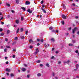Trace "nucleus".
Returning a JSON list of instances; mask_svg holds the SVG:
<instances>
[{"label": "nucleus", "instance_id": "nucleus-1", "mask_svg": "<svg viewBox=\"0 0 79 79\" xmlns=\"http://www.w3.org/2000/svg\"><path fill=\"white\" fill-rule=\"evenodd\" d=\"M77 29V28H76L75 27L72 30V32L73 34H74V32H75V31H76V30Z\"/></svg>", "mask_w": 79, "mask_h": 79}, {"label": "nucleus", "instance_id": "nucleus-2", "mask_svg": "<svg viewBox=\"0 0 79 79\" xmlns=\"http://www.w3.org/2000/svg\"><path fill=\"white\" fill-rule=\"evenodd\" d=\"M36 50V51L35 52V55H36L37 53H39V50L38 48H37Z\"/></svg>", "mask_w": 79, "mask_h": 79}, {"label": "nucleus", "instance_id": "nucleus-3", "mask_svg": "<svg viewBox=\"0 0 79 79\" xmlns=\"http://www.w3.org/2000/svg\"><path fill=\"white\" fill-rule=\"evenodd\" d=\"M27 12H29V13H32V11L30 9H28L27 10Z\"/></svg>", "mask_w": 79, "mask_h": 79}, {"label": "nucleus", "instance_id": "nucleus-4", "mask_svg": "<svg viewBox=\"0 0 79 79\" xmlns=\"http://www.w3.org/2000/svg\"><path fill=\"white\" fill-rule=\"evenodd\" d=\"M6 71H7V72H10L11 71V69L8 68H7L6 69Z\"/></svg>", "mask_w": 79, "mask_h": 79}, {"label": "nucleus", "instance_id": "nucleus-5", "mask_svg": "<svg viewBox=\"0 0 79 79\" xmlns=\"http://www.w3.org/2000/svg\"><path fill=\"white\" fill-rule=\"evenodd\" d=\"M41 10L44 13H47L46 10H45L43 8H41Z\"/></svg>", "mask_w": 79, "mask_h": 79}, {"label": "nucleus", "instance_id": "nucleus-6", "mask_svg": "<svg viewBox=\"0 0 79 79\" xmlns=\"http://www.w3.org/2000/svg\"><path fill=\"white\" fill-rule=\"evenodd\" d=\"M62 18H63L64 19H66V17L64 15H62Z\"/></svg>", "mask_w": 79, "mask_h": 79}, {"label": "nucleus", "instance_id": "nucleus-7", "mask_svg": "<svg viewBox=\"0 0 79 79\" xmlns=\"http://www.w3.org/2000/svg\"><path fill=\"white\" fill-rule=\"evenodd\" d=\"M30 3V2H29V1H27L26 2V5H29Z\"/></svg>", "mask_w": 79, "mask_h": 79}, {"label": "nucleus", "instance_id": "nucleus-8", "mask_svg": "<svg viewBox=\"0 0 79 79\" xmlns=\"http://www.w3.org/2000/svg\"><path fill=\"white\" fill-rule=\"evenodd\" d=\"M26 69L25 68H22V71H23V72H24V71H26Z\"/></svg>", "mask_w": 79, "mask_h": 79}, {"label": "nucleus", "instance_id": "nucleus-9", "mask_svg": "<svg viewBox=\"0 0 79 79\" xmlns=\"http://www.w3.org/2000/svg\"><path fill=\"white\" fill-rule=\"evenodd\" d=\"M19 20H18V19L16 20V24H18V23H19Z\"/></svg>", "mask_w": 79, "mask_h": 79}, {"label": "nucleus", "instance_id": "nucleus-10", "mask_svg": "<svg viewBox=\"0 0 79 79\" xmlns=\"http://www.w3.org/2000/svg\"><path fill=\"white\" fill-rule=\"evenodd\" d=\"M21 9L23 10V11H25L26 10V8L23 7H22L21 8Z\"/></svg>", "mask_w": 79, "mask_h": 79}, {"label": "nucleus", "instance_id": "nucleus-11", "mask_svg": "<svg viewBox=\"0 0 79 79\" xmlns=\"http://www.w3.org/2000/svg\"><path fill=\"white\" fill-rule=\"evenodd\" d=\"M16 3H19V0H16Z\"/></svg>", "mask_w": 79, "mask_h": 79}, {"label": "nucleus", "instance_id": "nucleus-12", "mask_svg": "<svg viewBox=\"0 0 79 79\" xmlns=\"http://www.w3.org/2000/svg\"><path fill=\"white\" fill-rule=\"evenodd\" d=\"M37 76L38 77H39V76H41V74L40 73H39L37 74Z\"/></svg>", "mask_w": 79, "mask_h": 79}, {"label": "nucleus", "instance_id": "nucleus-13", "mask_svg": "<svg viewBox=\"0 0 79 79\" xmlns=\"http://www.w3.org/2000/svg\"><path fill=\"white\" fill-rule=\"evenodd\" d=\"M79 67V65L78 64H77L76 65V69H78V67Z\"/></svg>", "mask_w": 79, "mask_h": 79}, {"label": "nucleus", "instance_id": "nucleus-14", "mask_svg": "<svg viewBox=\"0 0 79 79\" xmlns=\"http://www.w3.org/2000/svg\"><path fill=\"white\" fill-rule=\"evenodd\" d=\"M46 66H47V67H49V66H50V65L49 64L47 63L46 64Z\"/></svg>", "mask_w": 79, "mask_h": 79}, {"label": "nucleus", "instance_id": "nucleus-15", "mask_svg": "<svg viewBox=\"0 0 79 79\" xmlns=\"http://www.w3.org/2000/svg\"><path fill=\"white\" fill-rule=\"evenodd\" d=\"M36 62L37 63H40V60H37L36 61Z\"/></svg>", "mask_w": 79, "mask_h": 79}, {"label": "nucleus", "instance_id": "nucleus-16", "mask_svg": "<svg viewBox=\"0 0 79 79\" xmlns=\"http://www.w3.org/2000/svg\"><path fill=\"white\" fill-rule=\"evenodd\" d=\"M70 62V61L69 60H68L66 62L67 64H69V63Z\"/></svg>", "mask_w": 79, "mask_h": 79}, {"label": "nucleus", "instance_id": "nucleus-17", "mask_svg": "<svg viewBox=\"0 0 79 79\" xmlns=\"http://www.w3.org/2000/svg\"><path fill=\"white\" fill-rule=\"evenodd\" d=\"M19 28H18V29L16 31V33L17 34H18L19 32Z\"/></svg>", "mask_w": 79, "mask_h": 79}, {"label": "nucleus", "instance_id": "nucleus-18", "mask_svg": "<svg viewBox=\"0 0 79 79\" xmlns=\"http://www.w3.org/2000/svg\"><path fill=\"white\" fill-rule=\"evenodd\" d=\"M62 5H63V7L64 8L66 9V6H65V5H64V4H63Z\"/></svg>", "mask_w": 79, "mask_h": 79}, {"label": "nucleus", "instance_id": "nucleus-19", "mask_svg": "<svg viewBox=\"0 0 79 79\" xmlns=\"http://www.w3.org/2000/svg\"><path fill=\"white\" fill-rule=\"evenodd\" d=\"M21 21H23L24 20V18L23 17H21Z\"/></svg>", "mask_w": 79, "mask_h": 79}, {"label": "nucleus", "instance_id": "nucleus-20", "mask_svg": "<svg viewBox=\"0 0 79 79\" xmlns=\"http://www.w3.org/2000/svg\"><path fill=\"white\" fill-rule=\"evenodd\" d=\"M6 5L7 6H10V4L8 3H6Z\"/></svg>", "mask_w": 79, "mask_h": 79}, {"label": "nucleus", "instance_id": "nucleus-21", "mask_svg": "<svg viewBox=\"0 0 79 79\" xmlns=\"http://www.w3.org/2000/svg\"><path fill=\"white\" fill-rule=\"evenodd\" d=\"M23 28H21L20 29V31L23 32Z\"/></svg>", "mask_w": 79, "mask_h": 79}, {"label": "nucleus", "instance_id": "nucleus-22", "mask_svg": "<svg viewBox=\"0 0 79 79\" xmlns=\"http://www.w3.org/2000/svg\"><path fill=\"white\" fill-rule=\"evenodd\" d=\"M7 34H9L10 32V30H7Z\"/></svg>", "mask_w": 79, "mask_h": 79}, {"label": "nucleus", "instance_id": "nucleus-23", "mask_svg": "<svg viewBox=\"0 0 79 79\" xmlns=\"http://www.w3.org/2000/svg\"><path fill=\"white\" fill-rule=\"evenodd\" d=\"M61 23L63 25H64V21H62Z\"/></svg>", "mask_w": 79, "mask_h": 79}, {"label": "nucleus", "instance_id": "nucleus-24", "mask_svg": "<svg viewBox=\"0 0 79 79\" xmlns=\"http://www.w3.org/2000/svg\"><path fill=\"white\" fill-rule=\"evenodd\" d=\"M4 33H1L0 34V35H4Z\"/></svg>", "mask_w": 79, "mask_h": 79}, {"label": "nucleus", "instance_id": "nucleus-25", "mask_svg": "<svg viewBox=\"0 0 79 79\" xmlns=\"http://www.w3.org/2000/svg\"><path fill=\"white\" fill-rule=\"evenodd\" d=\"M51 40H52L53 41H55V40H54V38H52Z\"/></svg>", "mask_w": 79, "mask_h": 79}, {"label": "nucleus", "instance_id": "nucleus-26", "mask_svg": "<svg viewBox=\"0 0 79 79\" xmlns=\"http://www.w3.org/2000/svg\"><path fill=\"white\" fill-rule=\"evenodd\" d=\"M53 29V27H49V29L50 30H52Z\"/></svg>", "mask_w": 79, "mask_h": 79}, {"label": "nucleus", "instance_id": "nucleus-27", "mask_svg": "<svg viewBox=\"0 0 79 79\" xmlns=\"http://www.w3.org/2000/svg\"><path fill=\"white\" fill-rule=\"evenodd\" d=\"M6 48H10V46H6Z\"/></svg>", "mask_w": 79, "mask_h": 79}, {"label": "nucleus", "instance_id": "nucleus-28", "mask_svg": "<svg viewBox=\"0 0 79 79\" xmlns=\"http://www.w3.org/2000/svg\"><path fill=\"white\" fill-rule=\"evenodd\" d=\"M29 42H32L33 41H32V40H29Z\"/></svg>", "mask_w": 79, "mask_h": 79}, {"label": "nucleus", "instance_id": "nucleus-29", "mask_svg": "<svg viewBox=\"0 0 79 79\" xmlns=\"http://www.w3.org/2000/svg\"><path fill=\"white\" fill-rule=\"evenodd\" d=\"M27 33H28V31H26L25 33L26 34H27Z\"/></svg>", "mask_w": 79, "mask_h": 79}, {"label": "nucleus", "instance_id": "nucleus-30", "mask_svg": "<svg viewBox=\"0 0 79 79\" xmlns=\"http://www.w3.org/2000/svg\"><path fill=\"white\" fill-rule=\"evenodd\" d=\"M4 52H7V49L6 48L4 49Z\"/></svg>", "mask_w": 79, "mask_h": 79}, {"label": "nucleus", "instance_id": "nucleus-31", "mask_svg": "<svg viewBox=\"0 0 79 79\" xmlns=\"http://www.w3.org/2000/svg\"><path fill=\"white\" fill-rule=\"evenodd\" d=\"M11 12L12 13H15V11L13 10H11Z\"/></svg>", "mask_w": 79, "mask_h": 79}, {"label": "nucleus", "instance_id": "nucleus-32", "mask_svg": "<svg viewBox=\"0 0 79 79\" xmlns=\"http://www.w3.org/2000/svg\"><path fill=\"white\" fill-rule=\"evenodd\" d=\"M44 3V1L42 0L41 2V4H43Z\"/></svg>", "mask_w": 79, "mask_h": 79}, {"label": "nucleus", "instance_id": "nucleus-33", "mask_svg": "<svg viewBox=\"0 0 79 79\" xmlns=\"http://www.w3.org/2000/svg\"><path fill=\"white\" fill-rule=\"evenodd\" d=\"M76 41L75 40H73V43H75Z\"/></svg>", "mask_w": 79, "mask_h": 79}, {"label": "nucleus", "instance_id": "nucleus-34", "mask_svg": "<svg viewBox=\"0 0 79 79\" xmlns=\"http://www.w3.org/2000/svg\"><path fill=\"white\" fill-rule=\"evenodd\" d=\"M3 19V17H2L0 19V21L2 20Z\"/></svg>", "mask_w": 79, "mask_h": 79}, {"label": "nucleus", "instance_id": "nucleus-35", "mask_svg": "<svg viewBox=\"0 0 79 79\" xmlns=\"http://www.w3.org/2000/svg\"><path fill=\"white\" fill-rule=\"evenodd\" d=\"M17 39H18V37H15V40H17Z\"/></svg>", "mask_w": 79, "mask_h": 79}, {"label": "nucleus", "instance_id": "nucleus-36", "mask_svg": "<svg viewBox=\"0 0 79 79\" xmlns=\"http://www.w3.org/2000/svg\"><path fill=\"white\" fill-rule=\"evenodd\" d=\"M21 39H24V36H22L21 37Z\"/></svg>", "mask_w": 79, "mask_h": 79}, {"label": "nucleus", "instance_id": "nucleus-37", "mask_svg": "<svg viewBox=\"0 0 79 79\" xmlns=\"http://www.w3.org/2000/svg\"><path fill=\"white\" fill-rule=\"evenodd\" d=\"M30 76V75H27V78H29Z\"/></svg>", "mask_w": 79, "mask_h": 79}, {"label": "nucleus", "instance_id": "nucleus-38", "mask_svg": "<svg viewBox=\"0 0 79 79\" xmlns=\"http://www.w3.org/2000/svg\"><path fill=\"white\" fill-rule=\"evenodd\" d=\"M69 46H73V44H69Z\"/></svg>", "mask_w": 79, "mask_h": 79}, {"label": "nucleus", "instance_id": "nucleus-39", "mask_svg": "<svg viewBox=\"0 0 79 79\" xmlns=\"http://www.w3.org/2000/svg\"><path fill=\"white\" fill-rule=\"evenodd\" d=\"M40 41L41 42H44V40H43V39H42Z\"/></svg>", "mask_w": 79, "mask_h": 79}, {"label": "nucleus", "instance_id": "nucleus-40", "mask_svg": "<svg viewBox=\"0 0 79 79\" xmlns=\"http://www.w3.org/2000/svg\"><path fill=\"white\" fill-rule=\"evenodd\" d=\"M3 31V30L1 28L0 29V32H2Z\"/></svg>", "mask_w": 79, "mask_h": 79}, {"label": "nucleus", "instance_id": "nucleus-41", "mask_svg": "<svg viewBox=\"0 0 79 79\" xmlns=\"http://www.w3.org/2000/svg\"><path fill=\"white\" fill-rule=\"evenodd\" d=\"M54 58V56H52L51 57V59H53Z\"/></svg>", "mask_w": 79, "mask_h": 79}, {"label": "nucleus", "instance_id": "nucleus-42", "mask_svg": "<svg viewBox=\"0 0 79 79\" xmlns=\"http://www.w3.org/2000/svg\"><path fill=\"white\" fill-rule=\"evenodd\" d=\"M5 40L6 41H8V39H7L6 38L5 39Z\"/></svg>", "mask_w": 79, "mask_h": 79}, {"label": "nucleus", "instance_id": "nucleus-43", "mask_svg": "<svg viewBox=\"0 0 79 79\" xmlns=\"http://www.w3.org/2000/svg\"><path fill=\"white\" fill-rule=\"evenodd\" d=\"M52 74L53 76H55V73H53Z\"/></svg>", "mask_w": 79, "mask_h": 79}, {"label": "nucleus", "instance_id": "nucleus-44", "mask_svg": "<svg viewBox=\"0 0 79 79\" xmlns=\"http://www.w3.org/2000/svg\"><path fill=\"white\" fill-rule=\"evenodd\" d=\"M24 65L25 66V67H27V65L26 64H24Z\"/></svg>", "mask_w": 79, "mask_h": 79}, {"label": "nucleus", "instance_id": "nucleus-45", "mask_svg": "<svg viewBox=\"0 0 79 79\" xmlns=\"http://www.w3.org/2000/svg\"><path fill=\"white\" fill-rule=\"evenodd\" d=\"M14 76V75H13V74H11L10 75V76H11V77H13V76Z\"/></svg>", "mask_w": 79, "mask_h": 79}, {"label": "nucleus", "instance_id": "nucleus-46", "mask_svg": "<svg viewBox=\"0 0 79 79\" xmlns=\"http://www.w3.org/2000/svg\"><path fill=\"white\" fill-rule=\"evenodd\" d=\"M61 62H60V61H59L58 62V63L59 64H61Z\"/></svg>", "mask_w": 79, "mask_h": 79}, {"label": "nucleus", "instance_id": "nucleus-47", "mask_svg": "<svg viewBox=\"0 0 79 79\" xmlns=\"http://www.w3.org/2000/svg\"><path fill=\"white\" fill-rule=\"evenodd\" d=\"M40 66H41V67H42V66H43V65L42 64H40Z\"/></svg>", "mask_w": 79, "mask_h": 79}, {"label": "nucleus", "instance_id": "nucleus-48", "mask_svg": "<svg viewBox=\"0 0 79 79\" xmlns=\"http://www.w3.org/2000/svg\"><path fill=\"white\" fill-rule=\"evenodd\" d=\"M32 47H33L32 46H31L30 47V48H32Z\"/></svg>", "mask_w": 79, "mask_h": 79}, {"label": "nucleus", "instance_id": "nucleus-49", "mask_svg": "<svg viewBox=\"0 0 79 79\" xmlns=\"http://www.w3.org/2000/svg\"><path fill=\"white\" fill-rule=\"evenodd\" d=\"M76 78H79V76H76Z\"/></svg>", "mask_w": 79, "mask_h": 79}, {"label": "nucleus", "instance_id": "nucleus-50", "mask_svg": "<svg viewBox=\"0 0 79 79\" xmlns=\"http://www.w3.org/2000/svg\"><path fill=\"white\" fill-rule=\"evenodd\" d=\"M13 51L14 52H15L16 51V49H13Z\"/></svg>", "mask_w": 79, "mask_h": 79}, {"label": "nucleus", "instance_id": "nucleus-51", "mask_svg": "<svg viewBox=\"0 0 79 79\" xmlns=\"http://www.w3.org/2000/svg\"><path fill=\"white\" fill-rule=\"evenodd\" d=\"M42 7H43V8H44V7H45V5H42Z\"/></svg>", "mask_w": 79, "mask_h": 79}, {"label": "nucleus", "instance_id": "nucleus-52", "mask_svg": "<svg viewBox=\"0 0 79 79\" xmlns=\"http://www.w3.org/2000/svg\"><path fill=\"white\" fill-rule=\"evenodd\" d=\"M76 53H78V51L77 50L75 51Z\"/></svg>", "mask_w": 79, "mask_h": 79}, {"label": "nucleus", "instance_id": "nucleus-53", "mask_svg": "<svg viewBox=\"0 0 79 79\" xmlns=\"http://www.w3.org/2000/svg\"><path fill=\"white\" fill-rule=\"evenodd\" d=\"M71 27H70L69 28V31H70L71 30Z\"/></svg>", "mask_w": 79, "mask_h": 79}, {"label": "nucleus", "instance_id": "nucleus-54", "mask_svg": "<svg viewBox=\"0 0 79 79\" xmlns=\"http://www.w3.org/2000/svg\"><path fill=\"white\" fill-rule=\"evenodd\" d=\"M37 45L38 46H39V45H40V44H39V43H38V44H37Z\"/></svg>", "mask_w": 79, "mask_h": 79}, {"label": "nucleus", "instance_id": "nucleus-55", "mask_svg": "<svg viewBox=\"0 0 79 79\" xmlns=\"http://www.w3.org/2000/svg\"><path fill=\"white\" fill-rule=\"evenodd\" d=\"M2 23V24L3 25V24H4V22H1Z\"/></svg>", "mask_w": 79, "mask_h": 79}, {"label": "nucleus", "instance_id": "nucleus-56", "mask_svg": "<svg viewBox=\"0 0 79 79\" xmlns=\"http://www.w3.org/2000/svg\"><path fill=\"white\" fill-rule=\"evenodd\" d=\"M44 46H45L46 47H47V46L46 45V44H44Z\"/></svg>", "mask_w": 79, "mask_h": 79}, {"label": "nucleus", "instance_id": "nucleus-57", "mask_svg": "<svg viewBox=\"0 0 79 79\" xmlns=\"http://www.w3.org/2000/svg\"><path fill=\"white\" fill-rule=\"evenodd\" d=\"M6 64H8V61L6 62Z\"/></svg>", "mask_w": 79, "mask_h": 79}, {"label": "nucleus", "instance_id": "nucleus-58", "mask_svg": "<svg viewBox=\"0 0 79 79\" xmlns=\"http://www.w3.org/2000/svg\"><path fill=\"white\" fill-rule=\"evenodd\" d=\"M13 58H15V55H13Z\"/></svg>", "mask_w": 79, "mask_h": 79}, {"label": "nucleus", "instance_id": "nucleus-59", "mask_svg": "<svg viewBox=\"0 0 79 79\" xmlns=\"http://www.w3.org/2000/svg\"><path fill=\"white\" fill-rule=\"evenodd\" d=\"M75 18L76 19H77V18H78V16H76Z\"/></svg>", "mask_w": 79, "mask_h": 79}, {"label": "nucleus", "instance_id": "nucleus-60", "mask_svg": "<svg viewBox=\"0 0 79 79\" xmlns=\"http://www.w3.org/2000/svg\"><path fill=\"white\" fill-rule=\"evenodd\" d=\"M6 74L7 76H9V73H7Z\"/></svg>", "mask_w": 79, "mask_h": 79}, {"label": "nucleus", "instance_id": "nucleus-61", "mask_svg": "<svg viewBox=\"0 0 79 79\" xmlns=\"http://www.w3.org/2000/svg\"><path fill=\"white\" fill-rule=\"evenodd\" d=\"M58 53V51H56V54Z\"/></svg>", "mask_w": 79, "mask_h": 79}, {"label": "nucleus", "instance_id": "nucleus-62", "mask_svg": "<svg viewBox=\"0 0 79 79\" xmlns=\"http://www.w3.org/2000/svg\"><path fill=\"white\" fill-rule=\"evenodd\" d=\"M73 6H75V4L74 3L73 4Z\"/></svg>", "mask_w": 79, "mask_h": 79}, {"label": "nucleus", "instance_id": "nucleus-63", "mask_svg": "<svg viewBox=\"0 0 79 79\" xmlns=\"http://www.w3.org/2000/svg\"><path fill=\"white\" fill-rule=\"evenodd\" d=\"M58 77H55L56 79H58Z\"/></svg>", "mask_w": 79, "mask_h": 79}, {"label": "nucleus", "instance_id": "nucleus-64", "mask_svg": "<svg viewBox=\"0 0 79 79\" xmlns=\"http://www.w3.org/2000/svg\"><path fill=\"white\" fill-rule=\"evenodd\" d=\"M77 34H78V35H79V31L77 32Z\"/></svg>", "mask_w": 79, "mask_h": 79}]
</instances>
